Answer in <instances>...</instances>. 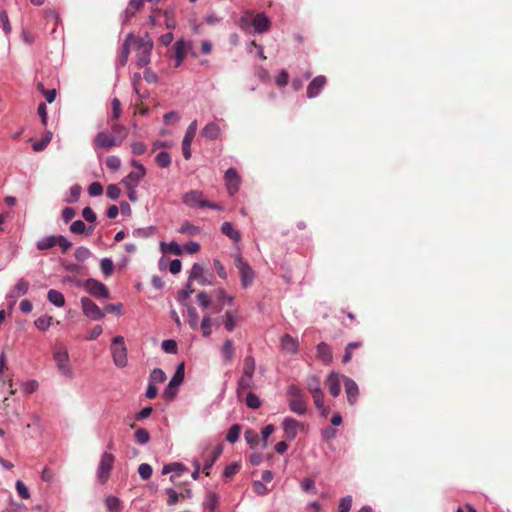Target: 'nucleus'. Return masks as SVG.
<instances>
[{"instance_id": "5701e85b", "label": "nucleus", "mask_w": 512, "mask_h": 512, "mask_svg": "<svg viewBox=\"0 0 512 512\" xmlns=\"http://www.w3.org/2000/svg\"><path fill=\"white\" fill-rule=\"evenodd\" d=\"M289 401V408L296 414L303 415L307 410V403L304 396L299 398H291Z\"/></svg>"}, {"instance_id": "338daca9", "label": "nucleus", "mask_w": 512, "mask_h": 512, "mask_svg": "<svg viewBox=\"0 0 512 512\" xmlns=\"http://www.w3.org/2000/svg\"><path fill=\"white\" fill-rule=\"evenodd\" d=\"M246 441L253 447L256 446L259 442V435L252 429H249L245 432Z\"/></svg>"}, {"instance_id": "412c9836", "label": "nucleus", "mask_w": 512, "mask_h": 512, "mask_svg": "<svg viewBox=\"0 0 512 512\" xmlns=\"http://www.w3.org/2000/svg\"><path fill=\"white\" fill-rule=\"evenodd\" d=\"M317 358L325 364H329L332 361L333 355L330 347L325 343L321 342L316 348Z\"/></svg>"}, {"instance_id": "4d7b16f0", "label": "nucleus", "mask_w": 512, "mask_h": 512, "mask_svg": "<svg viewBox=\"0 0 512 512\" xmlns=\"http://www.w3.org/2000/svg\"><path fill=\"white\" fill-rule=\"evenodd\" d=\"M161 347L166 353H171V354L177 353V343L175 340H172V339L164 340L162 342Z\"/></svg>"}, {"instance_id": "bb28decb", "label": "nucleus", "mask_w": 512, "mask_h": 512, "mask_svg": "<svg viewBox=\"0 0 512 512\" xmlns=\"http://www.w3.org/2000/svg\"><path fill=\"white\" fill-rule=\"evenodd\" d=\"M241 283L244 288L248 287L254 278V273L249 265H242L239 270Z\"/></svg>"}, {"instance_id": "c9c22d12", "label": "nucleus", "mask_w": 512, "mask_h": 512, "mask_svg": "<svg viewBox=\"0 0 512 512\" xmlns=\"http://www.w3.org/2000/svg\"><path fill=\"white\" fill-rule=\"evenodd\" d=\"M241 428L242 427L239 424L232 425L227 432L226 440L229 443H235L239 439Z\"/></svg>"}, {"instance_id": "603ef678", "label": "nucleus", "mask_w": 512, "mask_h": 512, "mask_svg": "<svg viewBox=\"0 0 512 512\" xmlns=\"http://www.w3.org/2000/svg\"><path fill=\"white\" fill-rule=\"evenodd\" d=\"M245 403L252 409H258L261 405L260 399L252 392L247 393Z\"/></svg>"}, {"instance_id": "2f4dec72", "label": "nucleus", "mask_w": 512, "mask_h": 512, "mask_svg": "<svg viewBox=\"0 0 512 512\" xmlns=\"http://www.w3.org/2000/svg\"><path fill=\"white\" fill-rule=\"evenodd\" d=\"M237 324V311H226L224 326L227 331L232 332Z\"/></svg>"}, {"instance_id": "a878e982", "label": "nucleus", "mask_w": 512, "mask_h": 512, "mask_svg": "<svg viewBox=\"0 0 512 512\" xmlns=\"http://www.w3.org/2000/svg\"><path fill=\"white\" fill-rule=\"evenodd\" d=\"M254 387L253 376L242 375L238 380L237 395L242 398L243 393L250 388Z\"/></svg>"}, {"instance_id": "ddd939ff", "label": "nucleus", "mask_w": 512, "mask_h": 512, "mask_svg": "<svg viewBox=\"0 0 512 512\" xmlns=\"http://www.w3.org/2000/svg\"><path fill=\"white\" fill-rule=\"evenodd\" d=\"M175 48V67H179L184 61L188 52L192 49V43L183 39L174 44Z\"/></svg>"}, {"instance_id": "4c0bfd02", "label": "nucleus", "mask_w": 512, "mask_h": 512, "mask_svg": "<svg viewBox=\"0 0 512 512\" xmlns=\"http://www.w3.org/2000/svg\"><path fill=\"white\" fill-rule=\"evenodd\" d=\"M122 107L119 99L114 98L112 100V114L109 121V124L112 122H118L119 117L121 116Z\"/></svg>"}, {"instance_id": "4468645a", "label": "nucleus", "mask_w": 512, "mask_h": 512, "mask_svg": "<svg viewBox=\"0 0 512 512\" xmlns=\"http://www.w3.org/2000/svg\"><path fill=\"white\" fill-rule=\"evenodd\" d=\"M282 427L284 430V437L288 441H292L297 435L298 428L303 427V425L293 418L286 417L282 422Z\"/></svg>"}, {"instance_id": "aec40b11", "label": "nucleus", "mask_w": 512, "mask_h": 512, "mask_svg": "<svg viewBox=\"0 0 512 512\" xmlns=\"http://www.w3.org/2000/svg\"><path fill=\"white\" fill-rule=\"evenodd\" d=\"M189 281H197L200 285L209 284L208 280L204 275V267L201 264L195 263L192 266L189 275Z\"/></svg>"}, {"instance_id": "a211bd4d", "label": "nucleus", "mask_w": 512, "mask_h": 512, "mask_svg": "<svg viewBox=\"0 0 512 512\" xmlns=\"http://www.w3.org/2000/svg\"><path fill=\"white\" fill-rule=\"evenodd\" d=\"M326 84L325 76L319 75L315 77L307 87V96L314 98L319 95L320 91Z\"/></svg>"}, {"instance_id": "7c9ffc66", "label": "nucleus", "mask_w": 512, "mask_h": 512, "mask_svg": "<svg viewBox=\"0 0 512 512\" xmlns=\"http://www.w3.org/2000/svg\"><path fill=\"white\" fill-rule=\"evenodd\" d=\"M47 298L52 304H54L57 307H63L65 304L64 295L55 289H50L48 291Z\"/></svg>"}, {"instance_id": "cd10ccee", "label": "nucleus", "mask_w": 512, "mask_h": 512, "mask_svg": "<svg viewBox=\"0 0 512 512\" xmlns=\"http://www.w3.org/2000/svg\"><path fill=\"white\" fill-rule=\"evenodd\" d=\"M281 346L282 349L289 352V353H295L298 349V342L296 339H294L289 334H285L281 338Z\"/></svg>"}, {"instance_id": "a18cd8bd", "label": "nucleus", "mask_w": 512, "mask_h": 512, "mask_svg": "<svg viewBox=\"0 0 512 512\" xmlns=\"http://www.w3.org/2000/svg\"><path fill=\"white\" fill-rule=\"evenodd\" d=\"M155 161L158 164V166L166 168L171 164V157L169 153L162 151L158 153V155L155 158Z\"/></svg>"}, {"instance_id": "6e6d98bb", "label": "nucleus", "mask_w": 512, "mask_h": 512, "mask_svg": "<svg viewBox=\"0 0 512 512\" xmlns=\"http://www.w3.org/2000/svg\"><path fill=\"white\" fill-rule=\"evenodd\" d=\"M106 166L112 171H117L121 166V160L117 156H108L106 158Z\"/></svg>"}, {"instance_id": "6ab92c4d", "label": "nucleus", "mask_w": 512, "mask_h": 512, "mask_svg": "<svg viewBox=\"0 0 512 512\" xmlns=\"http://www.w3.org/2000/svg\"><path fill=\"white\" fill-rule=\"evenodd\" d=\"M221 134L220 126L215 122L207 123L201 130V136L208 140H216Z\"/></svg>"}, {"instance_id": "69168bd1", "label": "nucleus", "mask_w": 512, "mask_h": 512, "mask_svg": "<svg viewBox=\"0 0 512 512\" xmlns=\"http://www.w3.org/2000/svg\"><path fill=\"white\" fill-rule=\"evenodd\" d=\"M165 494L167 495V504L175 505L180 498V495L172 488H168L165 490Z\"/></svg>"}, {"instance_id": "c756f323", "label": "nucleus", "mask_w": 512, "mask_h": 512, "mask_svg": "<svg viewBox=\"0 0 512 512\" xmlns=\"http://www.w3.org/2000/svg\"><path fill=\"white\" fill-rule=\"evenodd\" d=\"M143 0H130L125 9V21H128L134 14L143 7Z\"/></svg>"}, {"instance_id": "8fccbe9b", "label": "nucleus", "mask_w": 512, "mask_h": 512, "mask_svg": "<svg viewBox=\"0 0 512 512\" xmlns=\"http://www.w3.org/2000/svg\"><path fill=\"white\" fill-rule=\"evenodd\" d=\"M106 507L110 512H119L121 509L120 500L117 497L109 496L106 498Z\"/></svg>"}, {"instance_id": "bf43d9fd", "label": "nucleus", "mask_w": 512, "mask_h": 512, "mask_svg": "<svg viewBox=\"0 0 512 512\" xmlns=\"http://www.w3.org/2000/svg\"><path fill=\"white\" fill-rule=\"evenodd\" d=\"M138 473L142 479L147 480L152 475V467L147 463H142L138 467Z\"/></svg>"}, {"instance_id": "6e6552de", "label": "nucleus", "mask_w": 512, "mask_h": 512, "mask_svg": "<svg viewBox=\"0 0 512 512\" xmlns=\"http://www.w3.org/2000/svg\"><path fill=\"white\" fill-rule=\"evenodd\" d=\"M182 202L190 208H205L207 200L202 191L190 190L183 194Z\"/></svg>"}, {"instance_id": "79ce46f5", "label": "nucleus", "mask_w": 512, "mask_h": 512, "mask_svg": "<svg viewBox=\"0 0 512 512\" xmlns=\"http://www.w3.org/2000/svg\"><path fill=\"white\" fill-rule=\"evenodd\" d=\"M135 440L137 443L144 445L149 442L150 440V434L149 432L144 428H138L135 431Z\"/></svg>"}, {"instance_id": "0e129e2a", "label": "nucleus", "mask_w": 512, "mask_h": 512, "mask_svg": "<svg viewBox=\"0 0 512 512\" xmlns=\"http://www.w3.org/2000/svg\"><path fill=\"white\" fill-rule=\"evenodd\" d=\"M15 487H16L18 495L22 499H29L30 498V493L28 491V488L26 487V485L21 480H18L16 482Z\"/></svg>"}, {"instance_id": "b1692460", "label": "nucleus", "mask_w": 512, "mask_h": 512, "mask_svg": "<svg viewBox=\"0 0 512 512\" xmlns=\"http://www.w3.org/2000/svg\"><path fill=\"white\" fill-rule=\"evenodd\" d=\"M223 360L226 364H230L234 358V345L231 339H226L221 347Z\"/></svg>"}, {"instance_id": "09e8293b", "label": "nucleus", "mask_w": 512, "mask_h": 512, "mask_svg": "<svg viewBox=\"0 0 512 512\" xmlns=\"http://www.w3.org/2000/svg\"><path fill=\"white\" fill-rule=\"evenodd\" d=\"M196 132H197V121L194 120L189 124V126L186 130V133L184 135L183 141L192 143V141L196 135Z\"/></svg>"}, {"instance_id": "a19ab883", "label": "nucleus", "mask_w": 512, "mask_h": 512, "mask_svg": "<svg viewBox=\"0 0 512 512\" xmlns=\"http://www.w3.org/2000/svg\"><path fill=\"white\" fill-rule=\"evenodd\" d=\"M161 249L163 252H170L174 255H181L182 249L180 245L176 242H170L169 244H166L165 242L161 243Z\"/></svg>"}, {"instance_id": "9b49d317", "label": "nucleus", "mask_w": 512, "mask_h": 512, "mask_svg": "<svg viewBox=\"0 0 512 512\" xmlns=\"http://www.w3.org/2000/svg\"><path fill=\"white\" fill-rule=\"evenodd\" d=\"M133 165L137 168V171L130 172L122 181L128 190L135 188L146 174V170L142 164L134 162Z\"/></svg>"}, {"instance_id": "774afa93", "label": "nucleus", "mask_w": 512, "mask_h": 512, "mask_svg": "<svg viewBox=\"0 0 512 512\" xmlns=\"http://www.w3.org/2000/svg\"><path fill=\"white\" fill-rule=\"evenodd\" d=\"M253 491L257 495H266L269 492V489L262 483V481L256 480L252 484Z\"/></svg>"}, {"instance_id": "9d476101", "label": "nucleus", "mask_w": 512, "mask_h": 512, "mask_svg": "<svg viewBox=\"0 0 512 512\" xmlns=\"http://www.w3.org/2000/svg\"><path fill=\"white\" fill-rule=\"evenodd\" d=\"M54 360L64 375H69L71 373L69 362V355L67 350L64 347H56L53 352Z\"/></svg>"}, {"instance_id": "f03ea898", "label": "nucleus", "mask_w": 512, "mask_h": 512, "mask_svg": "<svg viewBox=\"0 0 512 512\" xmlns=\"http://www.w3.org/2000/svg\"><path fill=\"white\" fill-rule=\"evenodd\" d=\"M239 26L242 30L253 27L255 32L264 33L269 30L271 21L264 13L253 14L247 11L239 19Z\"/></svg>"}, {"instance_id": "ea45409f", "label": "nucleus", "mask_w": 512, "mask_h": 512, "mask_svg": "<svg viewBox=\"0 0 512 512\" xmlns=\"http://www.w3.org/2000/svg\"><path fill=\"white\" fill-rule=\"evenodd\" d=\"M187 318H188L189 326L193 330H196L198 328V313L194 307H188Z\"/></svg>"}, {"instance_id": "e2e57ef3", "label": "nucleus", "mask_w": 512, "mask_h": 512, "mask_svg": "<svg viewBox=\"0 0 512 512\" xmlns=\"http://www.w3.org/2000/svg\"><path fill=\"white\" fill-rule=\"evenodd\" d=\"M120 193L121 190L116 184H110L107 186L106 195L108 198L116 200L117 198H119Z\"/></svg>"}, {"instance_id": "c85d7f7f", "label": "nucleus", "mask_w": 512, "mask_h": 512, "mask_svg": "<svg viewBox=\"0 0 512 512\" xmlns=\"http://www.w3.org/2000/svg\"><path fill=\"white\" fill-rule=\"evenodd\" d=\"M57 245V236H46L37 241L36 247L40 251L48 250Z\"/></svg>"}, {"instance_id": "393cba45", "label": "nucleus", "mask_w": 512, "mask_h": 512, "mask_svg": "<svg viewBox=\"0 0 512 512\" xmlns=\"http://www.w3.org/2000/svg\"><path fill=\"white\" fill-rule=\"evenodd\" d=\"M221 232L236 243H238L241 240L240 232L234 229L232 223L230 222H224L222 224Z\"/></svg>"}, {"instance_id": "f704fd0d", "label": "nucleus", "mask_w": 512, "mask_h": 512, "mask_svg": "<svg viewBox=\"0 0 512 512\" xmlns=\"http://www.w3.org/2000/svg\"><path fill=\"white\" fill-rule=\"evenodd\" d=\"M178 231L181 234H186V235L192 237V236H196L200 233V228L189 223V222H184Z\"/></svg>"}, {"instance_id": "7ed1b4c3", "label": "nucleus", "mask_w": 512, "mask_h": 512, "mask_svg": "<svg viewBox=\"0 0 512 512\" xmlns=\"http://www.w3.org/2000/svg\"><path fill=\"white\" fill-rule=\"evenodd\" d=\"M153 42L148 37H135V51L137 65L142 68L150 62Z\"/></svg>"}, {"instance_id": "49530a36", "label": "nucleus", "mask_w": 512, "mask_h": 512, "mask_svg": "<svg viewBox=\"0 0 512 512\" xmlns=\"http://www.w3.org/2000/svg\"><path fill=\"white\" fill-rule=\"evenodd\" d=\"M101 270L106 277H109L114 270L113 261L110 258H103L100 263Z\"/></svg>"}, {"instance_id": "864d4df0", "label": "nucleus", "mask_w": 512, "mask_h": 512, "mask_svg": "<svg viewBox=\"0 0 512 512\" xmlns=\"http://www.w3.org/2000/svg\"><path fill=\"white\" fill-rule=\"evenodd\" d=\"M211 323L212 320L209 315H205L201 322V331L204 337H209L211 335Z\"/></svg>"}, {"instance_id": "680f3d73", "label": "nucleus", "mask_w": 512, "mask_h": 512, "mask_svg": "<svg viewBox=\"0 0 512 512\" xmlns=\"http://www.w3.org/2000/svg\"><path fill=\"white\" fill-rule=\"evenodd\" d=\"M352 506V497L346 496L343 497L338 506V512H349Z\"/></svg>"}, {"instance_id": "f8f14e48", "label": "nucleus", "mask_w": 512, "mask_h": 512, "mask_svg": "<svg viewBox=\"0 0 512 512\" xmlns=\"http://www.w3.org/2000/svg\"><path fill=\"white\" fill-rule=\"evenodd\" d=\"M225 184L229 195L233 196L236 194L240 187V176L234 168H229L225 172Z\"/></svg>"}, {"instance_id": "0eeeda50", "label": "nucleus", "mask_w": 512, "mask_h": 512, "mask_svg": "<svg viewBox=\"0 0 512 512\" xmlns=\"http://www.w3.org/2000/svg\"><path fill=\"white\" fill-rule=\"evenodd\" d=\"M81 306L83 314L92 320H101L105 317L102 309L88 297L81 298Z\"/></svg>"}, {"instance_id": "72a5a7b5", "label": "nucleus", "mask_w": 512, "mask_h": 512, "mask_svg": "<svg viewBox=\"0 0 512 512\" xmlns=\"http://www.w3.org/2000/svg\"><path fill=\"white\" fill-rule=\"evenodd\" d=\"M52 132L51 131H47L44 136L41 138L40 141H37V142H34L33 143V149L35 152H41L43 151L47 145L51 142L52 140Z\"/></svg>"}, {"instance_id": "58836bf2", "label": "nucleus", "mask_w": 512, "mask_h": 512, "mask_svg": "<svg viewBox=\"0 0 512 512\" xmlns=\"http://www.w3.org/2000/svg\"><path fill=\"white\" fill-rule=\"evenodd\" d=\"M52 321V316H41L35 320L34 324L40 331H46L49 329Z\"/></svg>"}, {"instance_id": "4be33fe9", "label": "nucleus", "mask_w": 512, "mask_h": 512, "mask_svg": "<svg viewBox=\"0 0 512 512\" xmlns=\"http://www.w3.org/2000/svg\"><path fill=\"white\" fill-rule=\"evenodd\" d=\"M329 392L332 396L337 397L341 392L340 376L336 373H331L326 381Z\"/></svg>"}, {"instance_id": "c03bdc74", "label": "nucleus", "mask_w": 512, "mask_h": 512, "mask_svg": "<svg viewBox=\"0 0 512 512\" xmlns=\"http://www.w3.org/2000/svg\"><path fill=\"white\" fill-rule=\"evenodd\" d=\"M186 470H187V468L180 463H170V464L164 465V467L162 469V474H168L170 472H177L178 474H180Z\"/></svg>"}, {"instance_id": "e433bc0d", "label": "nucleus", "mask_w": 512, "mask_h": 512, "mask_svg": "<svg viewBox=\"0 0 512 512\" xmlns=\"http://www.w3.org/2000/svg\"><path fill=\"white\" fill-rule=\"evenodd\" d=\"M255 372V360L252 356H246L243 365V375L253 376Z\"/></svg>"}, {"instance_id": "2eb2a0df", "label": "nucleus", "mask_w": 512, "mask_h": 512, "mask_svg": "<svg viewBox=\"0 0 512 512\" xmlns=\"http://www.w3.org/2000/svg\"><path fill=\"white\" fill-rule=\"evenodd\" d=\"M29 282L23 278L19 279L13 288L9 291L7 297L12 299V304L16 302V299L25 295L29 289Z\"/></svg>"}, {"instance_id": "052dcab7", "label": "nucleus", "mask_w": 512, "mask_h": 512, "mask_svg": "<svg viewBox=\"0 0 512 512\" xmlns=\"http://www.w3.org/2000/svg\"><path fill=\"white\" fill-rule=\"evenodd\" d=\"M240 468H241V465L236 462L226 466V468L223 471V477L231 478L240 470Z\"/></svg>"}, {"instance_id": "de8ad7c7", "label": "nucleus", "mask_w": 512, "mask_h": 512, "mask_svg": "<svg viewBox=\"0 0 512 512\" xmlns=\"http://www.w3.org/2000/svg\"><path fill=\"white\" fill-rule=\"evenodd\" d=\"M165 380H166V374L160 368H155L150 374V382L153 384L162 383Z\"/></svg>"}, {"instance_id": "20e7f679", "label": "nucleus", "mask_w": 512, "mask_h": 512, "mask_svg": "<svg viewBox=\"0 0 512 512\" xmlns=\"http://www.w3.org/2000/svg\"><path fill=\"white\" fill-rule=\"evenodd\" d=\"M110 349L114 364L119 368L125 367L128 360L124 338L122 336H115L112 340Z\"/></svg>"}, {"instance_id": "1a4fd4ad", "label": "nucleus", "mask_w": 512, "mask_h": 512, "mask_svg": "<svg viewBox=\"0 0 512 512\" xmlns=\"http://www.w3.org/2000/svg\"><path fill=\"white\" fill-rule=\"evenodd\" d=\"M84 287L86 291L96 298H108L109 290L105 284L95 279H87Z\"/></svg>"}, {"instance_id": "f3484780", "label": "nucleus", "mask_w": 512, "mask_h": 512, "mask_svg": "<svg viewBox=\"0 0 512 512\" xmlns=\"http://www.w3.org/2000/svg\"><path fill=\"white\" fill-rule=\"evenodd\" d=\"M347 400L353 405L357 401L359 388L356 382L348 377H343Z\"/></svg>"}, {"instance_id": "473e14b6", "label": "nucleus", "mask_w": 512, "mask_h": 512, "mask_svg": "<svg viewBox=\"0 0 512 512\" xmlns=\"http://www.w3.org/2000/svg\"><path fill=\"white\" fill-rule=\"evenodd\" d=\"M218 502L219 496L215 492H209L206 496L203 506L205 509H208L211 512H213L217 508Z\"/></svg>"}, {"instance_id": "3c124183", "label": "nucleus", "mask_w": 512, "mask_h": 512, "mask_svg": "<svg viewBox=\"0 0 512 512\" xmlns=\"http://www.w3.org/2000/svg\"><path fill=\"white\" fill-rule=\"evenodd\" d=\"M362 346V342H351L346 346L345 354L343 356V362L347 363L352 359V351L353 349L359 348Z\"/></svg>"}, {"instance_id": "13d9d810", "label": "nucleus", "mask_w": 512, "mask_h": 512, "mask_svg": "<svg viewBox=\"0 0 512 512\" xmlns=\"http://www.w3.org/2000/svg\"><path fill=\"white\" fill-rule=\"evenodd\" d=\"M165 25L168 29H174L177 25L174 12L172 10H166L164 12Z\"/></svg>"}, {"instance_id": "f257e3e1", "label": "nucleus", "mask_w": 512, "mask_h": 512, "mask_svg": "<svg viewBox=\"0 0 512 512\" xmlns=\"http://www.w3.org/2000/svg\"><path fill=\"white\" fill-rule=\"evenodd\" d=\"M111 133L101 131L97 133L93 140L94 149L109 150L112 147H118L127 138L129 130L126 126L118 122L110 123Z\"/></svg>"}, {"instance_id": "5fc2aeb1", "label": "nucleus", "mask_w": 512, "mask_h": 512, "mask_svg": "<svg viewBox=\"0 0 512 512\" xmlns=\"http://www.w3.org/2000/svg\"><path fill=\"white\" fill-rule=\"evenodd\" d=\"M91 255V252L88 248L86 247H78L76 250H75V253H74V256L75 258L78 260V261H85L87 260Z\"/></svg>"}, {"instance_id": "37998d69", "label": "nucleus", "mask_w": 512, "mask_h": 512, "mask_svg": "<svg viewBox=\"0 0 512 512\" xmlns=\"http://www.w3.org/2000/svg\"><path fill=\"white\" fill-rule=\"evenodd\" d=\"M306 387L310 393L321 390L319 378L315 375H311L307 378Z\"/></svg>"}, {"instance_id": "dca6fc26", "label": "nucleus", "mask_w": 512, "mask_h": 512, "mask_svg": "<svg viewBox=\"0 0 512 512\" xmlns=\"http://www.w3.org/2000/svg\"><path fill=\"white\" fill-rule=\"evenodd\" d=\"M131 50H135V36L133 34L127 35L121 49L119 56V63L121 66H125Z\"/></svg>"}, {"instance_id": "423d86ee", "label": "nucleus", "mask_w": 512, "mask_h": 512, "mask_svg": "<svg viewBox=\"0 0 512 512\" xmlns=\"http://www.w3.org/2000/svg\"><path fill=\"white\" fill-rule=\"evenodd\" d=\"M184 380V363L178 365L176 372L172 379L170 380L168 386L165 388L163 392V396L166 400H172L177 392V387Z\"/></svg>"}, {"instance_id": "39448f33", "label": "nucleus", "mask_w": 512, "mask_h": 512, "mask_svg": "<svg viewBox=\"0 0 512 512\" xmlns=\"http://www.w3.org/2000/svg\"><path fill=\"white\" fill-rule=\"evenodd\" d=\"M114 462L115 457L113 454L109 452H104L102 454L97 470L98 479L102 484H105L108 481Z\"/></svg>"}]
</instances>
